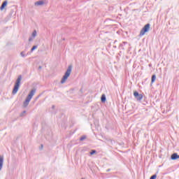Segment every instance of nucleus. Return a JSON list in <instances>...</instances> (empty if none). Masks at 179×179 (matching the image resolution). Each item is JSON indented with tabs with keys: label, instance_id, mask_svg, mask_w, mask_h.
<instances>
[{
	"label": "nucleus",
	"instance_id": "1a4fd4ad",
	"mask_svg": "<svg viewBox=\"0 0 179 179\" xmlns=\"http://www.w3.org/2000/svg\"><path fill=\"white\" fill-rule=\"evenodd\" d=\"M106 100H107V98L106 97L105 94H102L101 97V103H106Z\"/></svg>",
	"mask_w": 179,
	"mask_h": 179
},
{
	"label": "nucleus",
	"instance_id": "f03ea898",
	"mask_svg": "<svg viewBox=\"0 0 179 179\" xmlns=\"http://www.w3.org/2000/svg\"><path fill=\"white\" fill-rule=\"evenodd\" d=\"M72 72V65L68 66L67 70L66 71L64 75L63 76L61 83L64 84L68 80L69 76H71V73Z\"/></svg>",
	"mask_w": 179,
	"mask_h": 179
},
{
	"label": "nucleus",
	"instance_id": "b1692460",
	"mask_svg": "<svg viewBox=\"0 0 179 179\" xmlns=\"http://www.w3.org/2000/svg\"><path fill=\"white\" fill-rule=\"evenodd\" d=\"M123 44H127V42H123Z\"/></svg>",
	"mask_w": 179,
	"mask_h": 179
},
{
	"label": "nucleus",
	"instance_id": "f8f14e48",
	"mask_svg": "<svg viewBox=\"0 0 179 179\" xmlns=\"http://www.w3.org/2000/svg\"><path fill=\"white\" fill-rule=\"evenodd\" d=\"M3 165V156H1V169H2Z\"/></svg>",
	"mask_w": 179,
	"mask_h": 179
},
{
	"label": "nucleus",
	"instance_id": "6e6552de",
	"mask_svg": "<svg viewBox=\"0 0 179 179\" xmlns=\"http://www.w3.org/2000/svg\"><path fill=\"white\" fill-rule=\"evenodd\" d=\"M35 6H41V5H44V1H38L35 2L34 3Z\"/></svg>",
	"mask_w": 179,
	"mask_h": 179
},
{
	"label": "nucleus",
	"instance_id": "4468645a",
	"mask_svg": "<svg viewBox=\"0 0 179 179\" xmlns=\"http://www.w3.org/2000/svg\"><path fill=\"white\" fill-rule=\"evenodd\" d=\"M20 55L21 57H22V58H24L26 57V55H24V52L23 51L20 52Z\"/></svg>",
	"mask_w": 179,
	"mask_h": 179
},
{
	"label": "nucleus",
	"instance_id": "423d86ee",
	"mask_svg": "<svg viewBox=\"0 0 179 179\" xmlns=\"http://www.w3.org/2000/svg\"><path fill=\"white\" fill-rule=\"evenodd\" d=\"M6 6H8V1H4L1 6V10H6Z\"/></svg>",
	"mask_w": 179,
	"mask_h": 179
},
{
	"label": "nucleus",
	"instance_id": "ddd939ff",
	"mask_svg": "<svg viewBox=\"0 0 179 179\" xmlns=\"http://www.w3.org/2000/svg\"><path fill=\"white\" fill-rule=\"evenodd\" d=\"M36 48H37V45H34L31 49V52H33L34 50H36Z\"/></svg>",
	"mask_w": 179,
	"mask_h": 179
},
{
	"label": "nucleus",
	"instance_id": "cd10ccee",
	"mask_svg": "<svg viewBox=\"0 0 179 179\" xmlns=\"http://www.w3.org/2000/svg\"><path fill=\"white\" fill-rule=\"evenodd\" d=\"M107 171H110V169H108Z\"/></svg>",
	"mask_w": 179,
	"mask_h": 179
},
{
	"label": "nucleus",
	"instance_id": "bb28decb",
	"mask_svg": "<svg viewBox=\"0 0 179 179\" xmlns=\"http://www.w3.org/2000/svg\"><path fill=\"white\" fill-rule=\"evenodd\" d=\"M117 43V41H115L114 43Z\"/></svg>",
	"mask_w": 179,
	"mask_h": 179
},
{
	"label": "nucleus",
	"instance_id": "c85d7f7f",
	"mask_svg": "<svg viewBox=\"0 0 179 179\" xmlns=\"http://www.w3.org/2000/svg\"><path fill=\"white\" fill-rule=\"evenodd\" d=\"M0 10H1V7H0Z\"/></svg>",
	"mask_w": 179,
	"mask_h": 179
},
{
	"label": "nucleus",
	"instance_id": "39448f33",
	"mask_svg": "<svg viewBox=\"0 0 179 179\" xmlns=\"http://www.w3.org/2000/svg\"><path fill=\"white\" fill-rule=\"evenodd\" d=\"M134 96L137 101H141L143 99V95L139 94L137 91L134 92Z\"/></svg>",
	"mask_w": 179,
	"mask_h": 179
},
{
	"label": "nucleus",
	"instance_id": "9d476101",
	"mask_svg": "<svg viewBox=\"0 0 179 179\" xmlns=\"http://www.w3.org/2000/svg\"><path fill=\"white\" fill-rule=\"evenodd\" d=\"M155 80H156V75L154 74L152 76V78H151V83H155Z\"/></svg>",
	"mask_w": 179,
	"mask_h": 179
},
{
	"label": "nucleus",
	"instance_id": "dca6fc26",
	"mask_svg": "<svg viewBox=\"0 0 179 179\" xmlns=\"http://www.w3.org/2000/svg\"><path fill=\"white\" fill-rule=\"evenodd\" d=\"M97 151H96V150H92L90 153L91 155H94V153H96Z\"/></svg>",
	"mask_w": 179,
	"mask_h": 179
},
{
	"label": "nucleus",
	"instance_id": "6ab92c4d",
	"mask_svg": "<svg viewBox=\"0 0 179 179\" xmlns=\"http://www.w3.org/2000/svg\"><path fill=\"white\" fill-rule=\"evenodd\" d=\"M33 40H34V38H33V36L29 37V41H33Z\"/></svg>",
	"mask_w": 179,
	"mask_h": 179
},
{
	"label": "nucleus",
	"instance_id": "a878e982",
	"mask_svg": "<svg viewBox=\"0 0 179 179\" xmlns=\"http://www.w3.org/2000/svg\"><path fill=\"white\" fill-rule=\"evenodd\" d=\"M41 149H43V145H41Z\"/></svg>",
	"mask_w": 179,
	"mask_h": 179
},
{
	"label": "nucleus",
	"instance_id": "2eb2a0df",
	"mask_svg": "<svg viewBox=\"0 0 179 179\" xmlns=\"http://www.w3.org/2000/svg\"><path fill=\"white\" fill-rule=\"evenodd\" d=\"M85 139H86V136H83L80 138V141H85Z\"/></svg>",
	"mask_w": 179,
	"mask_h": 179
},
{
	"label": "nucleus",
	"instance_id": "aec40b11",
	"mask_svg": "<svg viewBox=\"0 0 179 179\" xmlns=\"http://www.w3.org/2000/svg\"><path fill=\"white\" fill-rule=\"evenodd\" d=\"M22 114H26V110H24V111L22 112V113L21 114V115H22Z\"/></svg>",
	"mask_w": 179,
	"mask_h": 179
},
{
	"label": "nucleus",
	"instance_id": "5701e85b",
	"mask_svg": "<svg viewBox=\"0 0 179 179\" xmlns=\"http://www.w3.org/2000/svg\"><path fill=\"white\" fill-rule=\"evenodd\" d=\"M55 108V106H52V108Z\"/></svg>",
	"mask_w": 179,
	"mask_h": 179
},
{
	"label": "nucleus",
	"instance_id": "f3484780",
	"mask_svg": "<svg viewBox=\"0 0 179 179\" xmlns=\"http://www.w3.org/2000/svg\"><path fill=\"white\" fill-rule=\"evenodd\" d=\"M157 177V175L155 174V175L152 176L150 179H156Z\"/></svg>",
	"mask_w": 179,
	"mask_h": 179
},
{
	"label": "nucleus",
	"instance_id": "393cba45",
	"mask_svg": "<svg viewBox=\"0 0 179 179\" xmlns=\"http://www.w3.org/2000/svg\"><path fill=\"white\" fill-rule=\"evenodd\" d=\"M39 69H41V66H39Z\"/></svg>",
	"mask_w": 179,
	"mask_h": 179
},
{
	"label": "nucleus",
	"instance_id": "9b49d317",
	"mask_svg": "<svg viewBox=\"0 0 179 179\" xmlns=\"http://www.w3.org/2000/svg\"><path fill=\"white\" fill-rule=\"evenodd\" d=\"M36 36H37V31L34 30V31L32 32L31 37H33L34 38H36Z\"/></svg>",
	"mask_w": 179,
	"mask_h": 179
},
{
	"label": "nucleus",
	"instance_id": "412c9836",
	"mask_svg": "<svg viewBox=\"0 0 179 179\" xmlns=\"http://www.w3.org/2000/svg\"><path fill=\"white\" fill-rule=\"evenodd\" d=\"M0 170H1V157H0Z\"/></svg>",
	"mask_w": 179,
	"mask_h": 179
},
{
	"label": "nucleus",
	"instance_id": "a211bd4d",
	"mask_svg": "<svg viewBox=\"0 0 179 179\" xmlns=\"http://www.w3.org/2000/svg\"><path fill=\"white\" fill-rule=\"evenodd\" d=\"M119 48H121L122 50H124V45L122 43H121L120 45H119Z\"/></svg>",
	"mask_w": 179,
	"mask_h": 179
},
{
	"label": "nucleus",
	"instance_id": "4be33fe9",
	"mask_svg": "<svg viewBox=\"0 0 179 179\" xmlns=\"http://www.w3.org/2000/svg\"><path fill=\"white\" fill-rule=\"evenodd\" d=\"M113 48H117V46H116V45H114V46H113Z\"/></svg>",
	"mask_w": 179,
	"mask_h": 179
},
{
	"label": "nucleus",
	"instance_id": "7ed1b4c3",
	"mask_svg": "<svg viewBox=\"0 0 179 179\" xmlns=\"http://www.w3.org/2000/svg\"><path fill=\"white\" fill-rule=\"evenodd\" d=\"M22 81V76H19L16 80L15 84L14 85L13 90V94H16L19 90V87H20V82Z\"/></svg>",
	"mask_w": 179,
	"mask_h": 179
},
{
	"label": "nucleus",
	"instance_id": "0eeeda50",
	"mask_svg": "<svg viewBox=\"0 0 179 179\" xmlns=\"http://www.w3.org/2000/svg\"><path fill=\"white\" fill-rule=\"evenodd\" d=\"M171 160H177L179 159V155L177 153H173L171 156Z\"/></svg>",
	"mask_w": 179,
	"mask_h": 179
},
{
	"label": "nucleus",
	"instance_id": "20e7f679",
	"mask_svg": "<svg viewBox=\"0 0 179 179\" xmlns=\"http://www.w3.org/2000/svg\"><path fill=\"white\" fill-rule=\"evenodd\" d=\"M149 29H150V24H145L140 31V37H142V36H145V34L149 31Z\"/></svg>",
	"mask_w": 179,
	"mask_h": 179
},
{
	"label": "nucleus",
	"instance_id": "f257e3e1",
	"mask_svg": "<svg viewBox=\"0 0 179 179\" xmlns=\"http://www.w3.org/2000/svg\"><path fill=\"white\" fill-rule=\"evenodd\" d=\"M34 94H36V89H33L30 91L29 94L23 103L24 107H27L29 106V103H30V101L31 99H33V96H34Z\"/></svg>",
	"mask_w": 179,
	"mask_h": 179
}]
</instances>
